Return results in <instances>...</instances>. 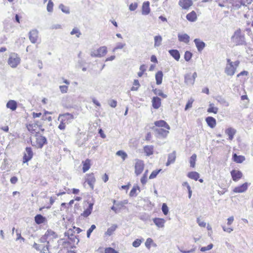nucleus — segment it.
Wrapping results in <instances>:
<instances>
[{"label":"nucleus","instance_id":"nucleus-57","mask_svg":"<svg viewBox=\"0 0 253 253\" xmlns=\"http://www.w3.org/2000/svg\"><path fill=\"white\" fill-rule=\"evenodd\" d=\"M59 88H60V91L62 93H65L68 91V86L65 85H60V86H59Z\"/></svg>","mask_w":253,"mask_h":253},{"label":"nucleus","instance_id":"nucleus-36","mask_svg":"<svg viewBox=\"0 0 253 253\" xmlns=\"http://www.w3.org/2000/svg\"><path fill=\"white\" fill-rule=\"evenodd\" d=\"M162 38L161 36H156L154 37V46L158 47L161 45Z\"/></svg>","mask_w":253,"mask_h":253},{"label":"nucleus","instance_id":"nucleus-9","mask_svg":"<svg viewBox=\"0 0 253 253\" xmlns=\"http://www.w3.org/2000/svg\"><path fill=\"white\" fill-rule=\"evenodd\" d=\"M179 5L184 9H188L193 4L192 0H179Z\"/></svg>","mask_w":253,"mask_h":253},{"label":"nucleus","instance_id":"nucleus-40","mask_svg":"<svg viewBox=\"0 0 253 253\" xmlns=\"http://www.w3.org/2000/svg\"><path fill=\"white\" fill-rule=\"evenodd\" d=\"M207 111L209 113H213L214 114H216L218 112V108L217 107H214L213 104H210V107L208 109Z\"/></svg>","mask_w":253,"mask_h":253},{"label":"nucleus","instance_id":"nucleus-52","mask_svg":"<svg viewBox=\"0 0 253 253\" xmlns=\"http://www.w3.org/2000/svg\"><path fill=\"white\" fill-rule=\"evenodd\" d=\"M53 3L51 0H49L47 5V10L48 12H52L53 10Z\"/></svg>","mask_w":253,"mask_h":253},{"label":"nucleus","instance_id":"nucleus-64","mask_svg":"<svg viewBox=\"0 0 253 253\" xmlns=\"http://www.w3.org/2000/svg\"><path fill=\"white\" fill-rule=\"evenodd\" d=\"M117 104V102L115 100H112L109 102V105H110V106H111L112 107H113V108H115L116 107Z\"/></svg>","mask_w":253,"mask_h":253},{"label":"nucleus","instance_id":"nucleus-38","mask_svg":"<svg viewBox=\"0 0 253 253\" xmlns=\"http://www.w3.org/2000/svg\"><path fill=\"white\" fill-rule=\"evenodd\" d=\"M153 91L156 95L161 96L163 98H166L167 97V95L164 94L161 89L156 88L153 89Z\"/></svg>","mask_w":253,"mask_h":253},{"label":"nucleus","instance_id":"nucleus-61","mask_svg":"<svg viewBox=\"0 0 253 253\" xmlns=\"http://www.w3.org/2000/svg\"><path fill=\"white\" fill-rule=\"evenodd\" d=\"M137 188L135 187H133L132 189L131 190L130 193H129V196L130 197H134L136 196V194H135Z\"/></svg>","mask_w":253,"mask_h":253},{"label":"nucleus","instance_id":"nucleus-54","mask_svg":"<svg viewBox=\"0 0 253 253\" xmlns=\"http://www.w3.org/2000/svg\"><path fill=\"white\" fill-rule=\"evenodd\" d=\"M127 203V202L126 200H125L124 201H120L118 202L116 204V206H118V209H121L124 206L125 204H126Z\"/></svg>","mask_w":253,"mask_h":253},{"label":"nucleus","instance_id":"nucleus-42","mask_svg":"<svg viewBox=\"0 0 253 253\" xmlns=\"http://www.w3.org/2000/svg\"><path fill=\"white\" fill-rule=\"evenodd\" d=\"M59 8L62 10V11L66 14H69L70 13L69 9L68 7L64 6L63 4H60L59 6Z\"/></svg>","mask_w":253,"mask_h":253},{"label":"nucleus","instance_id":"nucleus-32","mask_svg":"<svg viewBox=\"0 0 253 253\" xmlns=\"http://www.w3.org/2000/svg\"><path fill=\"white\" fill-rule=\"evenodd\" d=\"M233 159L234 162L237 163H242L245 160V158L243 156L237 155L236 154H234L233 155Z\"/></svg>","mask_w":253,"mask_h":253},{"label":"nucleus","instance_id":"nucleus-22","mask_svg":"<svg viewBox=\"0 0 253 253\" xmlns=\"http://www.w3.org/2000/svg\"><path fill=\"white\" fill-rule=\"evenodd\" d=\"M179 41L188 43L190 41V37L187 34H178Z\"/></svg>","mask_w":253,"mask_h":253},{"label":"nucleus","instance_id":"nucleus-60","mask_svg":"<svg viewBox=\"0 0 253 253\" xmlns=\"http://www.w3.org/2000/svg\"><path fill=\"white\" fill-rule=\"evenodd\" d=\"M197 222L201 227H205L206 226V223L204 221H201L199 217L197 218Z\"/></svg>","mask_w":253,"mask_h":253},{"label":"nucleus","instance_id":"nucleus-7","mask_svg":"<svg viewBox=\"0 0 253 253\" xmlns=\"http://www.w3.org/2000/svg\"><path fill=\"white\" fill-rule=\"evenodd\" d=\"M36 137V144L39 148H42L43 145L47 143V139L45 137L37 134Z\"/></svg>","mask_w":253,"mask_h":253},{"label":"nucleus","instance_id":"nucleus-51","mask_svg":"<svg viewBox=\"0 0 253 253\" xmlns=\"http://www.w3.org/2000/svg\"><path fill=\"white\" fill-rule=\"evenodd\" d=\"M213 244H210L209 245H208L207 247H203L200 249V251L201 252H206L207 251H209L211 250L213 248Z\"/></svg>","mask_w":253,"mask_h":253},{"label":"nucleus","instance_id":"nucleus-58","mask_svg":"<svg viewBox=\"0 0 253 253\" xmlns=\"http://www.w3.org/2000/svg\"><path fill=\"white\" fill-rule=\"evenodd\" d=\"M105 253H118L115 249L112 248H107L105 250Z\"/></svg>","mask_w":253,"mask_h":253},{"label":"nucleus","instance_id":"nucleus-47","mask_svg":"<svg viewBox=\"0 0 253 253\" xmlns=\"http://www.w3.org/2000/svg\"><path fill=\"white\" fill-rule=\"evenodd\" d=\"M161 171V169L153 171L149 176V179L155 178Z\"/></svg>","mask_w":253,"mask_h":253},{"label":"nucleus","instance_id":"nucleus-26","mask_svg":"<svg viewBox=\"0 0 253 253\" xmlns=\"http://www.w3.org/2000/svg\"><path fill=\"white\" fill-rule=\"evenodd\" d=\"M144 152L147 156H150L153 154L154 146L152 145H146L144 147Z\"/></svg>","mask_w":253,"mask_h":253},{"label":"nucleus","instance_id":"nucleus-56","mask_svg":"<svg viewBox=\"0 0 253 253\" xmlns=\"http://www.w3.org/2000/svg\"><path fill=\"white\" fill-rule=\"evenodd\" d=\"M194 100L192 99L189 100L188 102H187L185 107V110L186 111L189 108H191L192 106V103L193 102Z\"/></svg>","mask_w":253,"mask_h":253},{"label":"nucleus","instance_id":"nucleus-25","mask_svg":"<svg viewBox=\"0 0 253 253\" xmlns=\"http://www.w3.org/2000/svg\"><path fill=\"white\" fill-rule=\"evenodd\" d=\"M170 55L176 61H178L180 57L178 50L176 49H170L169 51Z\"/></svg>","mask_w":253,"mask_h":253},{"label":"nucleus","instance_id":"nucleus-44","mask_svg":"<svg viewBox=\"0 0 253 253\" xmlns=\"http://www.w3.org/2000/svg\"><path fill=\"white\" fill-rule=\"evenodd\" d=\"M192 57V53L191 52H190L189 51H186L185 52L184 59L185 60V61H189L191 59Z\"/></svg>","mask_w":253,"mask_h":253},{"label":"nucleus","instance_id":"nucleus-50","mask_svg":"<svg viewBox=\"0 0 253 253\" xmlns=\"http://www.w3.org/2000/svg\"><path fill=\"white\" fill-rule=\"evenodd\" d=\"M60 117H63L65 119H74V116L72 114L68 113H65V114H64L62 115H60L59 116V118Z\"/></svg>","mask_w":253,"mask_h":253},{"label":"nucleus","instance_id":"nucleus-5","mask_svg":"<svg viewBox=\"0 0 253 253\" xmlns=\"http://www.w3.org/2000/svg\"><path fill=\"white\" fill-rule=\"evenodd\" d=\"M135 164V173L138 175L142 173L144 169V164L143 161L139 159H136Z\"/></svg>","mask_w":253,"mask_h":253},{"label":"nucleus","instance_id":"nucleus-1","mask_svg":"<svg viewBox=\"0 0 253 253\" xmlns=\"http://www.w3.org/2000/svg\"><path fill=\"white\" fill-rule=\"evenodd\" d=\"M231 41L236 46L246 44L245 35L242 34L240 29L234 32L231 37Z\"/></svg>","mask_w":253,"mask_h":253},{"label":"nucleus","instance_id":"nucleus-10","mask_svg":"<svg viewBox=\"0 0 253 253\" xmlns=\"http://www.w3.org/2000/svg\"><path fill=\"white\" fill-rule=\"evenodd\" d=\"M231 175L234 181H237L242 178L243 174L240 170L233 169L231 171Z\"/></svg>","mask_w":253,"mask_h":253},{"label":"nucleus","instance_id":"nucleus-62","mask_svg":"<svg viewBox=\"0 0 253 253\" xmlns=\"http://www.w3.org/2000/svg\"><path fill=\"white\" fill-rule=\"evenodd\" d=\"M48 239V237L46 236L45 234H44L43 236H42L40 239V241L41 243H45L47 242V244L49 243V241H47V239Z\"/></svg>","mask_w":253,"mask_h":253},{"label":"nucleus","instance_id":"nucleus-37","mask_svg":"<svg viewBox=\"0 0 253 253\" xmlns=\"http://www.w3.org/2000/svg\"><path fill=\"white\" fill-rule=\"evenodd\" d=\"M116 155L122 158L123 161H125L127 158V154L123 150H119L116 152Z\"/></svg>","mask_w":253,"mask_h":253},{"label":"nucleus","instance_id":"nucleus-4","mask_svg":"<svg viewBox=\"0 0 253 253\" xmlns=\"http://www.w3.org/2000/svg\"><path fill=\"white\" fill-rule=\"evenodd\" d=\"M107 52V47L106 46H101L97 50H92L90 52V55L92 57H101L106 54Z\"/></svg>","mask_w":253,"mask_h":253},{"label":"nucleus","instance_id":"nucleus-21","mask_svg":"<svg viewBox=\"0 0 253 253\" xmlns=\"http://www.w3.org/2000/svg\"><path fill=\"white\" fill-rule=\"evenodd\" d=\"M206 122L211 128H214L216 126V120L212 117H207Z\"/></svg>","mask_w":253,"mask_h":253},{"label":"nucleus","instance_id":"nucleus-12","mask_svg":"<svg viewBox=\"0 0 253 253\" xmlns=\"http://www.w3.org/2000/svg\"><path fill=\"white\" fill-rule=\"evenodd\" d=\"M194 42L199 52H201L206 46L205 43L199 39H195Z\"/></svg>","mask_w":253,"mask_h":253},{"label":"nucleus","instance_id":"nucleus-59","mask_svg":"<svg viewBox=\"0 0 253 253\" xmlns=\"http://www.w3.org/2000/svg\"><path fill=\"white\" fill-rule=\"evenodd\" d=\"M137 6L138 5L136 2L131 3L129 6V9L130 11H134L137 8Z\"/></svg>","mask_w":253,"mask_h":253},{"label":"nucleus","instance_id":"nucleus-6","mask_svg":"<svg viewBox=\"0 0 253 253\" xmlns=\"http://www.w3.org/2000/svg\"><path fill=\"white\" fill-rule=\"evenodd\" d=\"M33 156V152L31 147H27L23 156V163H27L32 159Z\"/></svg>","mask_w":253,"mask_h":253},{"label":"nucleus","instance_id":"nucleus-29","mask_svg":"<svg viewBox=\"0 0 253 253\" xmlns=\"http://www.w3.org/2000/svg\"><path fill=\"white\" fill-rule=\"evenodd\" d=\"M83 167V171L84 172H85L90 168V160L87 159L84 161L82 162Z\"/></svg>","mask_w":253,"mask_h":253},{"label":"nucleus","instance_id":"nucleus-27","mask_svg":"<svg viewBox=\"0 0 253 253\" xmlns=\"http://www.w3.org/2000/svg\"><path fill=\"white\" fill-rule=\"evenodd\" d=\"M93 204L90 203L88 205V208L84 210V211L81 214V215L86 217L89 216L92 211Z\"/></svg>","mask_w":253,"mask_h":253},{"label":"nucleus","instance_id":"nucleus-17","mask_svg":"<svg viewBox=\"0 0 253 253\" xmlns=\"http://www.w3.org/2000/svg\"><path fill=\"white\" fill-rule=\"evenodd\" d=\"M150 3L148 1L143 2L142 5V14L143 15H148L150 12L149 7Z\"/></svg>","mask_w":253,"mask_h":253},{"label":"nucleus","instance_id":"nucleus-31","mask_svg":"<svg viewBox=\"0 0 253 253\" xmlns=\"http://www.w3.org/2000/svg\"><path fill=\"white\" fill-rule=\"evenodd\" d=\"M45 220V217L41 214H37L35 216V222L38 224L43 223Z\"/></svg>","mask_w":253,"mask_h":253},{"label":"nucleus","instance_id":"nucleus-53","mask_svg":"<svg viewBox=\"0 0 253 253\" xmlns=\"http://www.w3.org/2000/svg\"><path fill=\"white\" fill-rule=\"evenodd\" d=\"M96 228V226L95 225L93 224L87 230V237L89 238L91 233L92 232L93 230H94Z\"/></svg>","mask_w":253,"mask_h":253},{"label":"nucleus","instance_id":"nucleus-34","mask_svg":"<svg viewBox=\"0 0 253 253\" xmlns=\"http://www.w3.org/2000/svg\"><path fill=\"white\" fill-rule=\"evenodd\" d=\"M188 176L191 179L197 180L200 177V174L197 172L192 171L188 173Z\"/></svg>","mask_w":253,"mask_h":253},{"label":"nucleus","instance_id":"nucleus-39","mask_svg":"<svg viewBox=\"0 0 253 253\" xmlns=\"http://www.w3.org/2000/svg\"><path fill=\"white\" fill-rule=\"evenodd\" d=\"M197 155L195 154H193L190 158V167L194 168L195 166Z\"/></svg>","mask_w":253,"mask_h":253},{"label":"nucleus","instance_id":"nucleus-63","mask_svg":"<svg viewBox=\"0 0 253 253\" xmlns=\"http://www.w3.org/2000/svg\"><path fill=\"white\" fill-rule=\"evenodd\" d=\"M222 228L224 231L228 233H230L233 230V229L232 228H226L225 226H222Z\"/></svg>","mask_w":253,"mask_h":253},{"label":"nucleus","instance_id":"nucleus-55","mask_svg":"<svg viewBox=\"0 0 253 253\" xmlns=\"http://www.w3.org/2000/svg\"><path fill=\"white\" fill-rule=\"evenodd\" d=\"M153 242V241L151 238H148L146 240V242L145 243L146 247L147 249H149L150 248L151 245Z\"/></svg>","mask_w":253,"mask_h":253},{"label":"nucleus","instance_id":"nucleus-49","mask_svg":"<svg viewBox=\"0 0 253 253\" xmlns=\"http://www.w3.org/2000/svg\"><path fill=\"white\" fill-rule=\"evenodd\" d=\"M140 72L137 74L138 77H141L144 74V72L146 71V67L144 65H141L139 68Z\"/></svg>","mask_w":253,"mask_h":253},{"label":"nucleus","instance_id":"nucleus-33","mask_svg":"<svg viewBox=\"0 0 253 253\" xmlns=\"http://www.w3.org/2000/svg\"><path fill=\"white\" fill-rule=\"evenodd\" d=\"M45 234L50 239H53L57 238V234L51 229H48L46 231Z\"/></svg>","mask_w":253,"mask_h":253},{"label":"nucleus","instance_id":"nucleus-30","mask_svg":"<svg viewBox=\"0 0 253 253\" xmlns=\"http://www.w3.org/2000/svg\"><path fill=\"white\" fill-rule=\"evenodd\" d=\"M187 19L191 22L195 21L197 18V14L194 11H192L186 15Z\"/></svg>","mask_w":253,"mask_h":253},{"label":"nucleus","instance_id":"nucleus-13","mask_svg":"<svg viewBox=\"0 0 253 253\" xmlns=\"http://www.w3.org/2000/svg\"><path fill=\"white\" fill-rule=\"evenodd\" d=\"M86 182L89 185L91 189L94 188V184L95 182V178L94 176L93 173H91L88 175L87 178H86Z\"/></svg>","mask_w":253,"mask_h":253},{"label":"nucleus","instance_id":"nucleus-24","mask_svg":"<svg viewBox=\"0 0 253 253\" xmlns=\"http://www.w3.org/2000/svg\"><path fill=\"white\" fill-rule=\"evenodd\" d=\"M154 124L156 126L158 127H164L167 129H170L169 125L164 120H160L155 122Z\"/></svg>","mask_w":253,"mask_h":253},{"label":"nucleus","instance_id":"nucleus-18","mask_svg":"<svg viewBox=\"0 0 253 253\" xmlns=\"http://www.w3.org/2000/svg\"><path fill=\"white\" fill-rule=\"evenodd\" d=\"M184 82L187 85H193L194 84L195 81L190 73L186 74L184 76Z\"/></svg>","mask_w":253,"mask_h":253},{"label":"nucleus","instance_id":"nucleus-41","mask_svg":"<svg viewBox=\"0 0 253 253\" xmlns=\"http://www.w3.org/2000/svg\"><path fill=\"white\" fill-rule=\"evenodd\" d=\"M143 241V239H136L135 240H134L133 243H132V246L135 247V248H137L141 244V243L142 242V241Z\"/></svg>","mask_w":253,"mask_h":253},{"label":"nucleus","instance_id":"nucleus-48","mask_svg":"<svg viewBox=\"0 0 253 253\" xmlns=\"http://www.w3.org/2000/svg\"><path fill=\"white\" fill-rule=\"evenodd\" d=\"M162 211L163 213L166 215L169 212V208L166 203H163L162 207Z\"/></svg>","mask_w":253,"mask_h":253},{"label":"nucleus","instance_id":"nucleus-11","mask_svg":"<svg viewBox=\"0 0 253 253\" xmlns=\"http://www.w3.org/2000/svg\"><path fill=\"white\" fill-rule=\"evenodd\" d=\"M248 185V183L245 182L240 186L236 187L234 189L233 192L235 193H243L247 190Z\"/></svg>","mask_w":253,"mask_h":253},{"label":"nucleus","instance_id":"nucleus-19","mask_svg":"<svg viewBox=\"0 0 253 253\" xmlns=\"http://www.w3.org/2000/svg\"><path fill=\"white\" fill-rule=\"evenodd\" d=\"M236 132V129L232 127H229L225 130V133L228 136V139L232 140Z\"/></svg>","mask_w":253,"mask_h":253},{"label":"nucleus","instance_id":"nucleus-23","mask_svg":"<svg viewBox=\"0 0 253 253\" xmlns=\"http://www.w3.org/2000/svg\"><path fill=\"white\" fill-rule=\"evenodd\" d=\"M6 107L11 109L12 111H15L17 107V103L16 101L10 100L6 103Z\"/></svg>","mask_w":253,"mask_h":253},{"label":"nucleus","instance_id":"nucleus-15","mask_svg":"<svg viewBox=\"0 0 253 253\" xmlns=\"http://www.w3.org/2000/svg\"><path fill=\"white\" fill-rule=\"evenodd\" d=\"M152 106L154 109H158L161 105V99L157 97L154 96L152 99Z\"/></svg>","mask_w":253,"mask_h":253},{"label":"nucleus","instance_id":"nucleus-20","mask_svg":"<svg viewBox=\"0 0 253 253\" xmlns=\"http://www.w3.org/2000/svg\"><path fill=\"white\" fill-rule=\"evenodd\" d=\"M153 220L155 225L159 228H163L164 227V224L166 222L164 219L154 218L153 219Z\"/></svg>","mask_w":253,"mask_h":253},{"label":"nucleus","instance_id":"nucleus-2","mask_svg":"<svg viewBox=\"0 0 253 253\" xmlns=\"http://www.w3.org/2000/svg\"><path fill=\"white\" fill-rule=\"evenodd\" d=\"M240 62L236 61L234 62V65L226 64L224 72L227 75L232 76L235 73L236 68L239 66Z\"/></svg>","mask_w":253,"mask_h":253},{"label":"nucleus","instance_id":"nucleus-14","mask_svg":"<svg viewBox=\"0 0 253 253\" xmlns=\"http://www.w3.org/2000/svg\"><path fill=\"white\" fill-rule=\"evenodd\" d=\"M155 131L158 137H166L169 133L168 130H166L162 128H156Z\"/></svg>","mask_w":253,"mask_h":253},{"label":"nucleus","instance_id":"nucleus-46","mask_svg":"<svg viewBox=\"0 0 253 253\" xmlns=\"http://www.w3.org/2000/svg\"><path fill=\"white\" fill-rule=\"evenodd\" d=\"M70 34L72 35L76 34V36L77 38H79L80 35H81V33L80 32L79 29H78L77 28H74L71 32Z\"/></svg>","mask_w":253,"mask_h":253},{"label":"nucleus","instance_id":"nucleus-28","mask_svg":"<svg viewBox=\"0 0 253 253\" xmlns=\"http://www.w3.org/2000/svg\"><path fill=\"white\" fill-rule=\"evenodd\" d=\"M163 77V73L162 71H158L155 75V79L156 81V84L158 85L161 84L162 83Z\"/></svg>","mask_w":253,"mask_h":253},{"label":"nucleus","instance_id":"nucleus-3","mask_svg":"<svg viewBox=\"0 0 253 253\" xmlns=\"http://www.w3.org/2000/svg\"><path fill=\"white\" fill-rule=\"evenodd\" d=\"M20 58L18 57L17 54L13 53L10 55L8 60V63L12 68H16L20 63Z\"/></svg>","mask_w":253,"mask_h":253},{"label":"nucleus","instance_id":"nucleus-43","mask_svg":"<svg viewBox=\"0 0 253 253\" xmlns=\"http://www.w3.org/2000/svg\"><path fill=\"white\" fill-rule=\"evenodd\" d=\"M126 46V43L118 42L115 47L113 49V51L115 52L117 49H122Z\"/></svg>","mask_w":253,"mask_h":253},{"label":"nucleus","instance_id":"nucleus-8","mask_svg":"<svg viewBox=\"0 0 253 253\" xmlns=\"http://www.w3.org/2000/svg\"><path fill=\"white\" fill-rule=\"evenodd\" d=\"M29 38L32 43H35L38 38V31L36 29L30 31L29 33Z\"/></svg>","mask_w":253,"mask_h":253},{"label":"nucleus","instance_id":"nucleus-35","mask_svg":"<svg viewBox=\"0 0 253 253\" xmlns=\"http://www.w3.org/2000/svg\"><path fill=\"white\" fill-rule=\"evenodd\" d=\"M118 226L117 224H113L110 227L108 228L107 231L105 232V234L108 236H111L113 233L117 228Z\"/></svg>","mask_w":253,"mask_h":253},{"label":"nucleus","instance_id":"nucleus-16","mask_svg":"<svg viewBox=\"0 0 253 253\" xmlns=\"http://www.w3.org/2000/svg\"><path fill=\"white\" fill-rule=\"evenodd\" d=\"M175 159L176 152L174 151L172 153L169 154L168 161L166 163V166H169L171 164L174 163L175 161Z\"/></svg>","mask_w":253,"mask_h":253},{"label":"nucleus","instance_id":"nucleus-45","mask_svg":"<svg viewBox=\"0 0 253 253\" xmlns=\"http://www.w3.org/2000/svg\"><path fill=\"white\" fill-rule=\"evenodd\" d=\"M216 100L221 104H225L226 106H228V103L221 96H217Z\"/></svg>","mask_w":253,"mask_h":253}]
</instances>
